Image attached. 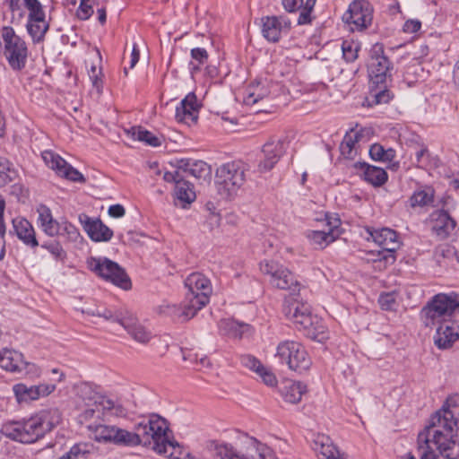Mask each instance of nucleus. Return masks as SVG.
Returning <instances> with one entry per match:
<instances>
[{
	"mask_svg": "<svg viewBox=\"0 0 459 459\" xmlns=\"http://www.w3.org/2000/svg\"><path fill=\"white\" fill-rule=\"evenodd\" d=\"M62 420L57 409L42 410L28 419L5 421L1 432L11 440L31 444L42 438Z\"/></svg>",
	"mask_w": 459,
	"mask_h": 459,
	"instance_id": "f257e3e1",
	"label": "nucleus"
},
{
	"mask_svg": "<svg viewBox=\"0 0 459 459\" xmlns=\"http://www.w3.org/2000/svg\"><path fill=\"white\" fill-rule=\"evenodd\" d=\"M416 450L419 459H459V436L426 425L418 434Z\"/></svg>",
	"mask_w": 459,
	"mask_h": 459,
	"instance_id": "f03ea898",
	"label": "nucleus"
},
{
	"mask_svg": "<svg viewBox=\"0 0 459 459\" xmlns=\"http://www.w3.org/2000/svg\"><path fill=\"white\" fill-rule=\"evenodd\" d=\"M282 312L299 329L304 330L308 338L317 342H323L328 338L326 327L319 317L312 315L307 303L292 297L286 298Z\"/></svg>",
	"mask_w": 459,
	"mask_h": 459,
	"instance_id": "7ed1b4c3",
	"label": "nucleus"
},
{
	"mask_svg": "<svg viewBox=\"0 0 459 459\" xmlns=\"http://www.w3.org/2000/svg\"><path fill=\"white\" fill-rule=\"evenodd\" d=\"M247 165L241 160L224 163L215 172L217 193L223 199H232L247 180Z\"/></svg>",
	"mask_w": 459,
	"mask_h": 459,
	"instance_id": "20e7f679",
	"label": "nucleus"
},
{
	"mask_svg": "<svg viewBox=\"0 0 459 459\" xmlns=\"http://www.w3.org/2000/svg\"><path fill=\"white\" fill-rule=\"evenodd\" d=\"M459 309V294L456 292L434 295L420 311L425 326L429 327L450 318Z\"/></svg>",
	"mask_w": 459,
	"mask_h": 459,
	"instance_id": "39448f33",
	"label": "nucleus"
},
{
	"mask_svg": "<svg viewBox=\"0 0 459 459\" xmlns=\"http://www.w3.org/2000/svg\"><path fill=\"white\" fill-rule=\"evenodd\" d=\"M185 287L187 292L182 315L186 319H190L209 302L212 285L204 274L193 273L185 280Z\"/></svg>",
	"mask_w": 459,
	"mask_h": 459,
	"instance_id": "423d86ee",
	"label": "nucleus"
},
{
	"mask_svg": "<svg viewBox=\"0 0 459 459\" xmlns=\"http://www.w3.org/2000/svg\"><path fill=\"white\" fill-rule=\"evenodd\" d=\"M88 314L121 325L131 337L138 342L146 343L151 340V333L146 331L142 325L138 324L134 315L126 307L109 308L98 307L89 310Z\"/></svg>",
	"mask_w": 459,
	"mask_h": 459,
	"instance_id": "0eeeda50",
	"label": "nucleus"
},
{
	"mask_svg": "<svg viewBox=\"0 0 459 459\" xmlns=\"http://www.w3.org/2000/svg\"><path fill=\"white\" fill-rule=\"evenodd\" d=\"M247 456L239 454L230 444H219L212 442L213 459H276L274 452L265 444L254 437L247 438Z\"/></svg>",
	"mask_w": 459,
	"mask_h": 459,
	"instance_id": "6e6552de",
	"label": "nucleus"
},
{
	"mask_svg": "<svg viewBox=\"0 0 459 459\" xmlns=\"http://www.w3.org/2000/svg\"><path fill=\"white\" fill-rule=\"evenodd\" d=\"M140 437V443L144 446L152 445L155 452H164V446L161 440H164V434L169 430L167 420L158 414H151L143 418L134 426Z\"/></svg>",
	"mask_w": 459,
	"mask_h": 459,
	"instance_id": "1a4fd4ad",
	"label": "nucleus"
},
{
	"mask_svg": "<svg viewBox=\"0 0 459 459\" xmlns=\"http://www.w3.org/2000/svg\"><path fill=\"white\" fill-rule=\"evenodd\" d=\"M259 266L262 273L270 277L269 282L273 287L288 290L290 296L299 295L301 284L289 268L277 261L266 259Z\"/></svg>",
	"mask_w": 459,
	"mask_h": 459,
	"instance_id": "9d476101",
	"label": "nucleus"
},
{
	"mask_svg": "<svg viewBox=\"0 0 459 459\" xmlns=\"http://www.w3.org/2000/svg\"><path fill=\"white\" fill-rule=\"evenodd\" d=\"M0 39L4 42V54L8 65L13 71L22 70L27 64L29 50L27 44L17 35L11 26L1 29Z\"/></svg>",
	"mask_w": 459,
	"mask_h": 459,
	"instance_id": "9b49d317",
	"label": "nucleus"
},
{
	"mask_svg": "<svg viewBox=\"0 0 459 459\" xmlns=\"http://www.w3.org/2000/svg\"><path fill=\"white\" fill-rule=\"evenodd\" d=\"M275 356L281 364L287 365L290 370L298 374L307 372L312 365V360L305 347L295 341L281 342L277 346Z\"/></svg>",
	"mask_w": 459,
	"mask_h": 459,
	"instance_id": "f8f14e48",
	"label": "nucleus"
},
{
	"mask_svg": "<svg viewBox=\"0 0 459 459\" xmlns=\"http://www.w3.org/2000/svg\"><path fill=\"white\" fill-rule=\"evenodd\" d=\"M88 267L100 277L125 290L132 288L131 280L125 270L108 258L91 257L88 260Z\"/></svg>",
	"mask_w": 459,
	"mask_h": 459,
	"instance_id": "ddd939ff",
	"label": "nucleus"
},
{
	"mask_svg": "<svg viewBox=\"0 0 459 459\" xmlns=\"http://www.w3.org/2000/svg\"><path fill=\"white\" fill-rule=\"evenodd\" d=\"M369 60L368 64V72L369 83L379 85L386 82V79L391 77L393 68L391 62L384 55V47L382 44H375L369 52Z\"/></svg>",
	"mask_w": 459,
	"mask_h": 459,
	"instance_id": "4468645a",
	"label": "nucleus"
},
{
	"mask_svg": "<svg viewBox=\"0 0 459 459\" xmlns=\"http://www.w3.org/2000/svg\"><path fill=\"white\" fill-rule=\"evenodd\" d=\"M343 20L352 31H362L372 23L373 7L366 0H354L343 15Z\"/></svg>",
	"mask_w": 459,
	"mask_h": 459,
	"instance_id": "2eb2a0df",
	"label": "nucleus"
},
{
	"mask_svg": "<svg viewBox=\"0 0 459 459\" xmlns=\"http://www.w3.org/2000/svg\"><path fill=\"white\" fill-rule=\"evenodd\" d=\"M365 230L368 234L366 239H372L383 249V252L387 253V255H384L383 258L385 260L391 258L394 262L395 260L394 253L400 247L401 244L396 231L389 228L376 230L371 227H366Z\"/></svg>",
	"mask_w": 459,
	"mask_h": 459,
	"instance_id": "dca6fc26",
	"label": "nucleus"
},
{
	"mask_svg": "<svg viewBox=\"0 0 459 459\" xmlns=\"http://www.w3.org/2000/svg\"><path fill=\"white\" fill-rule=\"evenodd\" d=\"M46 165L56 173L73 182H84L85 178L81 172L72 167L61 156L52 151H44L41 154Z\"/></svg>",
	"mask_w": 459,
	"mask_h": 459,
	"instance_id": "f3484780",
	"label": "nucleus"
},
{
	"mask_svg": "<svg viewBox=\"0 0 459 459\" xmlns=\"http://www.w3.org/2000/svg\"><path fill=\"white\" fill-rule=\"evenodd\" d=\"M290 24L286 16H264L261 18V32L267 41L276 43L281 39L283 31L290 30Z\"/></svg>",
	"mask_w": 459,
	"mask_h": 459,
	"instance_id": "a211bd4d",
	"label": "nucleus"
},
{
	"mask_svg": "<svg viewBox=\"0 0 459 459\" xmlns=\"http://www.w3.org/2000/svg\"><path fill=\"white\" fill-rule=\"evenodd\" d=\"M286 152V142L284 140H272L263 145V158L258 164L260 172H267L273 169L280 159Z\"/></svg>",
	"mask_w": 459,
	"mask_h": 459,
	"instance_id": "6ab92c4d",
	"label": "nucleus"
},
{
	"mask_svg": "<svg viewBox=\"0 0 459 459\" xmlns=\"http://www.w3.org/2000/svg\"><path fill=\"white\" fill-rule=\"evenodd\" d=\"M55 389L56 385L52 384L28 385L24 383H18L13 385V391L18 403L38 400L50 394Z\"/></svg>",
	"mask_w": 459,
	"mask_h": 459,
	"instance_id": "aec40b11",
	"label": "nucleus"
},
{
	"mask_svg": "<svg viewBox=\"0 0 459 459\" xmlns=\"http://www.w3.org/2000/svg\"><path fill=\"white\" fill-rule=\"evenodd\" d=\"M9 236H15L24 246L34 250L39 246L32 224L25 218L17 216L12 220Z\"/></svg>",
	"mask_w": 459,
	"mask_h": 459,
	"instance_id": "412c9836",
	"label": "nucleus"
},
{
	"mask_svg": "<svg viewBox=\"0 0 459 459\" xmlns=\"http://www.w3.org/2000/svg\"><path fill=\"white\" fill-rule=\"evenodd\" d=\"M79 221L91 240L106 242L112 238V230L105 225L100 219H93L82 213L79 215Z\"/></svg>",
	"mask_w": 459,
	"mask_h": 459,
	"instance_id": "4be33fe9",
	"label": "nucleus"
},
{
	"mask_svg": "<svg viewBox=\"0 0 459 459\" xmlns=\"http://www.w3.org/2000/svg\"><path fill=\"white\" fill-rule=\"evenodd\" d=\"M202 105L194 92L188 93L176 108L175 117L178 122L187 125L196 123Z\"/></svg>",
	"mask_w": 459,
	"mask_h": 459,
	"instance_id": "5701e85b",
	"label": "nucleus"
},
{
	"mask_svg": "<svg viewBox=\"0 0 459 459\" xmlns=\"http://www.w3.org/2000/svg\"><path fill=\"white\" fill-rule=\"evenodd\" d=\"M438 325L434 335V343L440 350H446L459 339V324L455 321H445Z\"/></svg>",
	"mask_w": 459,
	"mask_h": 459,
	"instance_id": "b1692460",
	"label": "nucleus"
},
{
	"mask_svg": "<svg viewBox=\"0 0 459 459\" xmlns=\"http://www.w3.org/2000/svg\"><path fill=\"white\" fill-rule=\"evenodd\" d=\"M325 220L327 230H308L306 233L310 243L316 246V248L325 247L327 245L333 242L338 236V233L335 234V230L340 225V220L335 218L332 221L327 214L325 215Z\"/></svg>",
	"mask_w": 459,
	"mask_h": 459,
	"instance_id": "393cba45",
	"label": "nucleus"
},
{
	"mask_svg": "<svg viewBox=\"0 0 459 459\" xmlns=\"http://www.w3.org/2000/svg\"><path fill=\"white\" fill-rule=\"evenodd\" d=\"M311 447L318 459H346L327 435L316 434Z\"/></svg>",
	"mask_w": 459,
	"mask_h": 459,
	"instance_id": "a878e982",
	"label": "nucleus"
},
{
	"mask_svg": "<svg viewBox=\"0 0 459 459\" xmlns=\"http://www.w3.org/2000/svg\"><path fill=\"white\" fill-rule=\"evenodd\" d=\"M432 231L440 238L446 239L456 227V221L445 210H437L431 214Z\"/></svg>",
	"mask_w": 459,
	"mask_h": 459,
	"instance_id": "bb28decb",
	"label": "nucleus"
},
{
	"mask_svg": "<svg viewBox=\"0 0 459 459\" xmlns=\"http://www.w3.org/2000/svg\"><path fill=\"white\" fill-rule=\"evenodd\" d=\"M179 169L186 175V178L191 176L196 179L210 180L212 175L211 167L203 160H180Z\"/></svg>",
	"mask_w": 459,
	"mask_h": 459,
	"instance_id": "cd10ccee",
	"label": "nucleus"
},
{
	"mask_svg": "<svg viewBox=\"0 0 459 459\" xmlns=\"http://www.w3.org/2000/svg\"><path fill=\"white\" fill-rule=\"evenodd\" d=\"M354 168L361 171L363 179L374 186H383L388 179L386 171L366 162H356Z\"/></svg>",
	"mask_w": 459,
	"mask_h": 459,
	"instance_id": "c85d7f7f",
	"label": "nucleus"
},
{
	"mask_svg": "<svg viewBox=\"0 0 459 459\" xmlns=\"http://www.w3.org/2000/svg\"><path fill=\"white\" fill-rule=\"evenodd\" d=\"M22 355L15 351L4 350L0 352V367L7 371L21 373L26 367Z\"/></svg>",
	"mask_w": 459,
	"mask_h": 459,
	"instance_id": "c756f323",
	"label": "nucleus"
},
{
	"mask_svg": "<svg viewBox=\"0 0 459 459\" xmlns=\"http://www.w3.org/2000/svg\"><path fill=\"white\" fill-rule=\"evenodd\" d=\"M220 331L222 334L231 338H242L250 332V325L239 323L233 319H225L220 322Z\"/></svg>",
	"mask_w": 459,
	"mask_h": 459,
	"instance_id": "7c9ffc66",
	"label": "nucleus"
},
{
	"mask_svg": "<svg viewBox=\"0 0 459 459\" xmlns=\"http://www.w3.org/2000/svg\"><path fill=\"white\" fill-rule=\"evenodd\" d=\"M280 392L285 402L298 403L306 392V386L300 382L286 381L282 384Z\"/></svg>",
	"mask_w": 459,
	"mask_h": 459,
	"instance_id": "2f4dec72",
	"label": "nucleus"
},
{
	"mask_svg": "<svg viewBox=\"0 0 459 459\" xmlns=\"http://www.w3.org/2000/svg\"><path fill=\"white\" fill-rule=\"evenodd\" d=\"M434 196L435 190L431 186L417 189L409 199L410 205L412 208L432 205Z\"/></svg>",
	"mask_w": 459,
	"mask_h": 459,
	"instance_id": "473e14b6",
	"label": "nucleus"
},
{
	"mask_svg": "<svg viewBox=\"0 0 459 459\" xmlns=\"http://www.w3.org/2000/svg\"><path fill=\"white\" fill-rule=\"evenodd\" d=\"M88 429L91 433L94 440L102 443H112L115 435L116 426L105 424H90Z\"/></svg>",
	"mask_w": 459,
	"mask_h": 459,
	"instance_id": "72a5a7b5",
	"label": "nucleus"
},
{
	"mask_svg": "<svg viewBox=\"0 0 459 459\" xmlns=\"http://www.w3.org/2000/svg\"><path fill=\"white\" fill-rule=\"evenodd\" d=\"M175 196L183 204V207H186V204H190L196 198L194 185L186 178L178 182V186H175Z\"/></svg>",
	"mask_w": 459,
	"mask_h": 459,
	"instance_id": "f704fd0d",
	"label": "nucleus"
},
{
	"mask_svg": "<svg viewBox=\"0 0 459 459\" xmlns=\"http://www.w3.org/2000/svg\"><path fill=\"white\" fill-rule=\"evenodd\" d=\"M127 134H130L133 139L143 142L147 145L152 147L160 146L162 143V139L160 137L156 136L152 132L142 126H133L127 131Z\"/></svg>",
	"mask_w": 459,
	"mask_h": 459,
	"instance_id": "c9c22d12",
	"label": "nucleus"
},
{
	"mask_svg": "<svg viewBox=\"0 0 459 459\" xmlns=\"http://www.w3.org/2000/svg\"><path fill=\"white\" fill-rule=\"evenodd\" d=\"M115 408V403L104 396H98L94 402V408L84 411L82 417L84 420L100 418L101 411H112Z\"/></svg>",
	"mask_w": 459,
	"mask_h": 459,
	"instance_id": "e433bc0d",
	"label": "nucleus"
},
{
	"mask_svg": "<svg viewBox=\"0 0 459 459\" xmlns=\"http://www.w3.org/2000/svg\"><path fill=\"white\" fill-rule=\"evenodd\" d=\"M393 98L391 91L386 87V82L379 85L370 84L369 96L368 98L370 106L386 104Z\"/></svg>",
	"mask_w": 459,
	"mask_h": 459,
	"instance_id": "4c0bfd02",
	"label": "nucleus"
},
{
	"mask_svg": "<svg viewBox=\"0 0 459 459\" xmlns=\"http://www.w3.org/2000/svg\"><path fill=\"white\" fill-rule=\"evenodd\" d=\"M113 444L124 446H135L141 445L140 437L137 431H128L124 429L116 427L115 435L113 436Z\"/></svg>",
	"mask_w": 459,
	"mask_h": 459,
	"instance_id": "58836bf2",
	"label": "nucleus"
},
{
	"mask_svg": "<svg viewBox=\"0 0 459 459\" xmlns=\"http://www.w3.org/2000/svg\"><path fill=\"white\" fill-rule=\"evenodd\" d=\"M93 451L94 446L91 443H76L59 459H89Z\"/></svg>",
	"mask_w": 459,
	"mask_h": 459,
	"instance_id": "ea45409f",
	"label": "nucleus"
},
{
	"mask_svg": "<svg viewBox=\"0 0 459 459\" xmlns=\"http://www.w3.org/2000/svg\"><path fill=\"white\" fill-rule=\"evenodd\" d=\"M26 29L34 43H40L44 40L45 35L49 30V23L43 18V22H36L27 21Z\"/></svg>",
	"mask_w": 459,
	"mask_h": 459,
	"instance_id": "a19ab883",
	"label": "nucleus"
},
{
	"mask_svg": "<svg viewBox=\"0 0 459 459\" xmlns=\"http://www.w3.org/2000/svg\"><path fill=\"white\" fill-rule=\"evenodd\" d=\"M192 62L189 64V69L194 75L201 70V65L207 63L209 55L208 52L203 48H195L190 52Z\"/></svg>",
	"mask_w": 459,
	"mask_h": 459,
	"instance_id": "79ce46f5",
	"label": "nucleus"
},
{
	"mask_svg": "<svg viewBox=\"0 0 459 459\" xmlns=\"http://www.w3.org/2000/svg\"><path fill=\"white\" fill-rule=\"evenodd\" d=\"M17 178V171L4 158L0 157V187H3Z\"/></svg>",
	"mask_w": 459,
	"mask_h": 459,
	"instance_id": "37998d69",
	"label": "nucleus"
},
{
	"mask_svg": "<svg viewBox=\"0 0 459 459\" xmlns=\"http://www.w3.org/2000/svg\"><path fill=\"white\" fill-rule=\"evenodd\" d=\"M24 5L28 10V21L30 22H43L46 18V13L43 9L42 4L39 0H23Z\"/></svg>",
	"mask_w": 459,
	"mask_h": 459,
	"instance_id": "c03bdc74",
	"label": "nucleus"
},
{
	"mask_svg": "<svg viewBox=\"0 0 459 459\" xmlns=\"http://www.w3.org/2000/svg\"><path fill=\"white\" fill-rule=\"evenodd\" d=\"M5 209V201L2 195H0V261H3L5 256V246H6V226L4 220V213Z\"/></svg>",
	"mask_w": 459,
	"mask_h": 459,
	"instance_id": "a18cd8bd",
	"label": "nucleus"
},
{
	"mask_svg": "<svg viewBox=\"0 0 459 459\" xmlns=\"http://www.w3.org/2000/svg\"><path fill=\"white\" fill-rule=\"evenodd\" d=\"M359 49V42L344 40L342 44V56L346 62H354L358 58Z\"/></svg>",
	"mask_w": 459,
	"mask_h": 459,
	"instance_id": "49530a36",
	"label": "nucleus"
},
{
	"mask_svg": "<svg viewBox=\"0 0 459 459\" xmlns=\"http://www.w3.org/2000/svg\"><path fill=\"white\" fill-rule=\"evenodd\" d=\"M41 247L48 250L56 261H63L66 257V253L61 244L56 240L45 241Z\"/></svg>",
	"mask_w": 459,
	"mask_h": 459,
	"instance_id": "de8ad7c7",
	"label": "nucleus"
},
{
	"mask_svg": "<svg viewBox=\"0 0 459 459\" xmlns=\"http://www.w3.org/2000/svg\"><path fill=\"white\" fill-rule=\"evenodd\" d=\"M164 440H161V444L164 446V452H157L160 455H168L173 456L177 450L178 455H181V447L178 441L170 437V430H166L164 434Z\"/></svg>",
	"mask_w": 459,
	"mask_h": 459,
	"instance_id": "09e8293b",
	"label": "nucleus"
},
{
	"mask_svg": "<svg viewBox=\"0 0 459 459\" xmlns=\"http://www.w3.org/2000/svg\"><path fill=\"white\" fill-rule=\"evenodd\" d=\"M358 141L359 135L357 134L354 135V137L347 134L340 145L341 153L345 158L351 159L353 156L354 145Z\"/></svg>",
	"mask_w": 459,
	"mask_h": 459,
	"instance_id": "8fccbe9b",
	"label": "nucleus"
},
{
	"mask_svg": "<svg viewBox=\"0 0 459 459\" xmlns=\"http://www.w3.org/2000/svg\"><path fill=\"white\" fill-rule=\"evenodd\" d=\"M88 74L90 80L91 81L92 86L97 90L99 93H100L103 88V74L101 67H97L95 64H91Z\"/></svg>",
	"mask_w": 459,
	"mask_h": 459,
	"instance_id": "3c124183",
	"label": "nucleus"
},
{
	"mask_svg": "<svg viewBox=\"0 0 459 459\" xmlns=\"http://www.w3.org/2000/svg\"><path fill=\"white\" fill-rule=\"evenodd\" d=\"M378 303L383 310L393 311L396 307V297L394 292H384L378 298Z\"/></svg>",
	"mask_w": 459,
	"mask_h": 459,
	"instance_id": "603ef678",
	"label": "nucleus"
},
{
	"mask_svg": "<svg viewBox=\"0 0 459 459\" xmlns=\"http://www.w3.org/2000/svg\"><path fill=\"white\" fill-rule=\"evenodd\" d=\"M241 364L257 373L259 370H263V364L252 355H243L240 358Z\"/></svg>",
	"mask_w": 459,
	"mask_h": 459,
	"instance_id": "864d4df0",
	"label": "nucleus"
},
{
	"mask_svg": "<svg viewBox=\"0 0 459 459\" xmlns=\"http://www.w3.org/2000/svg\"><path fill=\"white\" fill-rule=\"evenodd\" d=\"M186 178V175L181 169H179V160L178 161L177 169L174 171H167L163 175V179L166 182H173L175 186H178V182L183 181Z\"/></svg>",
	"mask_w": 459,
	"mask_h": 459,
	"instance_id": "5fc2aeb1",
	"label": "nucleus"
},
{
	"mask_svg": "<svg viewBox=\"0 0 459 459\" xmlns=\"http://www.w3.org/2000/svg\"><path fill=\"white\" fill-rule=\"evenodd\" d=\"M90 0H81L76 15L80 20H88L93 13V8L89 4Z\"/></svg>",
	"mask_w": 459,
	"mask_h": 459,
	"instance_id": "6e6d98bb",
	"label": "nucleus"
},
{
	"mask_svg": "<svg viewBox=\"0 0 459 459\" xmlns=\"http://www.w3.org/2000/svg\"><path fill=\"white\" fill-rule=\"evenodd\" d=\"M40 227L42 230L49 237H55L59 235L61 232V224L56 220L47 221Z\"/></svg>",
	"mask_w": 459,
	"mask_h": 459,
	"instance_id": "4d7b16f0",
	"label": "nucleus"
},
{
	"mask_svg": "<svg viewBox=\"0 0 459 459\" xmlns=\"http://www.w3.org/2000/svg\"><path fill=\"white\" fill-rule=\"evenodd\" d=\"M268 93L264 89H257V92L253 91L249 92L247 98L245 99V102L247 105H253L258 102L260 100H263L264 98L267 97Z\"/></svg>",
	"mask_w": 459,
	"mask_h": 459,
	"instance_id": "13d9d810",
	"label": "nucleus"
},
{
	"mask_svg": "<svg viewBox=\"0 0 459 459\" xmlns=\"http://www.w3.org/2000/svg\"><path fill=\"white\" fill-rule=\"evenodd\" d=\"M257 375L263 379L264 383L269 386H273L277 384V379L274 374L267 370L263 366V370H259Z\"/></svg>",
	"mask_w": 459,
	"mask_h": 459,
	"instance_id": "bf43d9fd",
	"label": "nucleus"
},
{
	"mask_svg": "<svg viewBox=\"0 0 459 459\" xmlns=\"http://www.w3.org/2000/svg\"><path fill=\"white\" fill-rule=\"evenodd\" d=\"M66 233L68 238L71 240H76L80 236L78 230L72 224L67 221L61 224V232L60 234Z\"/></svg>",
	"mask_w": 459,
	"mask_h": 459,
	"instance_id": "052dcab7",
	"label": "nucleus"
},
{
	"mask_svg": "<svg viewBox=\"0 0 459 459\" xmlns=\"http://www.w3.org/2000/svg\"><path fill=\"white\" fill-rule=\"evenodd\" d=\"M385 153V148L380 143H374L369 148V156L372 160L382 161Z\"/></svg>",
	"mask_w": 459,
	"mask_h": 459,
	"instance_id": "680f3d73",
	"label": "nucleus"
},
{
	"mask_svg": "<svg viewBox=\"0 0 459 459\" xmlns=\"http://www.w3.org/2000/svg\"><path fill=\"white\" fill-rule=\"evenodd\" d=\"M284 10L288 13H295L303 5V0H281Z\"/></svg>",
	"mask_w": 459,
	"mask_h": 459,
	"instance_id": "e2e57ef3",
	"label": "nucleus"
},
{
	"mask_svg": "<svg viewBox=\"0 0 459 459\" xmlns=\"http://www.w3.org/2000/svg\"><path fill=\"white\" fill-rule=\"evenodd\" d=\"M38 212L39 221L40 226L46 223L47 221H51L54 220L50 209L46 205H40Z\"/></svg>",
	"mask_w": 459,
	"mask_h": 459,
	"instance_id": "0e129e2a",
	"label": "nucleus"
},
{
	"mask_svg": "<svg viewBox=\"0 0 459 459\" xmlns=\"http://www.w3.org/2000/svg\"><path fill=\"white\" fill-rule=\"evenodd\" d=\"M108 213L110 217L118 219L126 214V209L122 204H113L108 207Z\"/></svg>",
	"mask_w": 459,
	"mask_h": 459,
	"instance_id": "69168bd1",
	"label": "nucleus"
},
{
	"mask_svg": "<svg viewBox=\"0 0 459 459\" xmlns=\"http://www.w3.org/2000/svg\"><path fill=\"white\" fill-rule=\"evenodd\" d=\"M300 13L298 18V24L299 25H305V24H310L313 21V17L311 16L312 11L300 8Z\"/></svg>",
	"mask_w": 459,
	"mask_h": 459,
	"instance_id": "338daca9",
	"label": "nucleus"
},
{
	"mask_svg": "<svg viewBox=\"0 0 459 459\" xmlns=\"http://www.w3.org/2000/svg\"><path fill=\"white\" fill-rule=\"evenodd\" d=\"M421 28V22L418 20H409L403 25V30L407 33H415Z\"/></svg>",
	"mask_w": 459,
	"mask_h": 459,
	"instance_id": "774afa93",
	"label": "nucleus"
}]
</instances>
